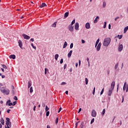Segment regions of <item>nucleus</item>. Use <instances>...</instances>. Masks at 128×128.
<instances>
[{
  "mask_svg": "<svg viewBox=\"0 0 128 128\" xmlns=\"http://www.w3.org/2000/svg\"><path fill=\"white\" fill-rule=\"evenodd\" d=\"M110 42H112V39H110V38H105L103 42V46H108L110 44Z\"/></svg>",
  "mask_w": 128,
  "mask_h": 128,
  "instance_id": "1",
  "label": "nucleus"
},
{
  "mask_svg": "<svg viewBox=\"0 0 128 128\" xmlns=\"http://www.w3.org/2000/svg\"><path fill=\"white\" fill-rule=\"evenodd\" d=\"M114 86H116V82H114V81H113L111 84L110 88L109 89V90L108 92V96H112V90H114Z\"/></svg>",
  "mask_w": 128,
  "mask_h": 128,
  "instance_id": "2",
  "label": "nucleus"
},
{
  "mask_svg": "<svg viewBox=\"0 0 128 128\" xmlns=\"http://www.w3.org/2000/svg\"><path fill=\"white\" fill-rule=\"evenodd\" d=\"M0 92L2 94H10V90L8 89H4V87H2L0 89Z\"/></svg>",
  "mask_w": 128,
  "mask_h": 128,
  "instance_id": "3",
  "label": "nucleus"
},
{
  "mask_svg": "<svg viewBox=\"0 0 128 128\" xmlns=\"http://www.w3.org/2000/svg\"><path fill=\"white\" fill-rule=\"evenodd\" d=\"M123 90L124 92L126 90V92H128V85L126 86V82H125L124 84V87H123Z\"/></svg>",
  "mask_w": 128,
  "mask_h": 128,
  "instance_id": "4",
  "label": "nucleus"
},
{
  "mask_svg": "<svg viewBox=\"0 0 128 128\" xmlns=\"http://www.w3.org/2000/svg\"><path fill=\"white\" fill-rule=\"evenodd\" d=\"M92 116L93 118H96V110H93L92 112Z\"/></svg>",
  "mask_w": 128,
  "mask_h": 128,
  "instance_id": "5",
  "label": "nucleus"
},
{
  "mask_svg": "<svg viewBox=\"0 0 128 128\" xmlns=\"http://www.w3.org/2000/svg\"><path fill=\"white\" fill-rule=\"evenodd\" d=\"M22 36L24 37V40H30V37L24 34H22Z\"/></svg>",
  "mask_w": 128,
  "mask_h": 128,
  "instance_id": "6",
  "label": "nucleus"
},
{
  "mask_svg": "<svg viewBox=\"0 0 128 128\" xmlns=\"http://www.w3.org/2000/svg\"><path fill=\"white\" fill-rule=\"evenodd\" d=\"M68 28L70 32H74V26L72 25H69L68 26Z\"/></svg>",
  "mask_w": 128,
  "mask_h": 128,
  "instance_id": "7",
  "label": "nucleus"
},
{
  "mask_svg": "<svg viewBox=\"0 0 128 128\" xmlns=\"http://www.w3.org/2000/svg\"><path fill=\"white\" fill-rule=\"evenodd\" d=\"M85 28H86V30H90V23H86L85 24Z\"/></svg>",
  "mask_w": 128,
  "mask_h": 128,
  "instance_id": "8",
  "label": "nucleus"
},
{
  "mask_svg": "<svg viewBox=\"0 0 128 128\" xmlns=\"http://www.w3.org/2000/svg\"><path fill=\"white\" fill-rule=\"evenodd\" d=\"M102 46V43L101 42H99V44H98L97 47H96V50L98 52H100V46Z\"/></svg>",
  "mask_w": 128,
  "mask_h": 128,
  "instance_id": "9",
  "label": "nucleus"
},
{
  "mask_svg": "<svg viewBox=\"0 0 128 128\" xmlns=\"http://www.w3.org/2000/svg\"><path fill=\"white\" fill-rule=\"evenodd\" d=\"M18 44L20 48L22 50V42L20 40H18Z\"/></svg>",
  "mask_w": 128,
  "mask_h": 128,
  "instance_id": "10",
  "label": "nucleus"
},
{
  "mask_svg": "<svg viewBox=\"0 0 128 128\" xmlns=\"http://www.w3.org/2000/svg\"><path fill=\"white\" fill-rule=\"evenodd\" d=\"M78 28H80V24L78 22H76L74 26V28L76 30H78Z\"/></svg>",
  "mask_w": 128,
  "mask_h": 128,
  "instance_id": "11",
  "label": "nucleus"
},
{
  "mask_svg": "<svg viewBox=\"0 0 128 128\" xmlns=\"http://www.w3.org/2000/svg\"><path fill=\"white\" fill-rule=\"evenodd\" d=\"M8 106H13L12 102H10V100H8L6 102V105L8 106Z\"/></svg>",
  "mask_w": 128,
  "mask_h": 128,
  "instance_id": "12",
  "label": "nucleus"
},
{
  "mask_svg": "<svg viewBox=\"0 0 128 128\" xmlns=\"http://www.w3.org/2000/svg\"><path fill=\"white\" fill-rule=\"evenodd\" d=\"M122 48H124V46H122V44H121L119 45V46L118 48V52H122Z\"/></svg>",
  "mask_w": 128,
  "mask_h": 128,
  "instance_id": "13",
  "label": "nucleus"
},
{
  "mask_svg": "<svg viewBox=\"0 0 128 128\" xmlns=\"http://www.w3.org/2000/svg\"><path fill=\"white\" fill-rule=\"evenodd\" d=\"M98 20H100V16H97L96 17V18L94 19V24H96V22H98Z\"/></svg>",
  "mask_w": 128,
  "mask_h": 128,
  "instance_id": "14",
  "label": "nucleus"
},
{
  "mask_svg": "<svg viewBox=\"0 0 128 128\" xmlns=\"http://www.w3.org/2000/svg\"><path fill=\"white\" fill-rule=\"evenodd\" d=\"M44 6H47L46 4V3H42L40 5V8H44Z\"/></svg>",
  "mask_w": 128,
  "mask_h": 128,
  "instance_id": "15",
  "label": "nucleus"
},
{
  "mask_svg": "<svg viewBox=\"0 0 128 128\" xmlns=\"http://www.w3.org/2000/svg\"><path fill=\"white\" fill-rule=\"evenodd\" d=\"M6 126H9L10 128H12V122H6Z\"/></svg>",
  "mask_w": 128,
  "mask_h": 128,
  "instance_id": "16",
  "label": "nucleus"
},
{
  "mask_svg": "<svg viewBox=\"0 0 128 128\" xmlns=\"http://www.w3.org/2000/svg\"><path fill=\"white\" fill-rule=\"evenodd\" d=\"M72 50H71L68 54V58H70L72 56Z\"/></svg>",
  "mask_w": 128,
  "mask_h": 128,
  "instance_id": "17",
  "label": "nucleus"
},
{
  "mask_svg": "<svg viewBox=\"0 0 128 128\" xmlns=\"http://www.w3.org/2000/svg\"><path fill=\"white\" fill-rule=\"evenodd\" d=\"M10 58H12V60H16V55H14V54L10 55Z\"/></svg>",
  "mask_w": 128,
  "mask_h": 128,
  "instance_id": "18",
  "label": "nucleus"
},
{
  "mask_svg": "<svg viewBox=\"0 0 128 128\" xmlns=\"http://www.w3.org/2000/svg\"><path fill=\"white\" fill-rule=\"evenodd\" d=\"M69 14H70V13L68 12H65L64 15V18H68V16Z\"/></svg>",
  "mask_w": 128,
  "mask_h": 128,
  "instance_id": "19",
  "label": "nucleus"
},
{
  "mask_svg": "<svg viewBox=\"0 0 128 128\" xmlns=\"http://www.w3.org/2000/svg\"><path fill=\"white\" fill-rule=\"evenodd\" d=\"M128 26H127L124 28V34H126V32H128Z\"/></svg>",
  "mask_w": 128,
  "mask_h": 128,
  "instance_id": "20",
  "label": "nucleus"
},
{
  "mask_svg": "<svg viewBox=\"0 0 128 128\" xmlns=\"http://www.w3.org/2000/svg\"><path fill=\"white\" fill-rule=\"evenodd\" d=\"M32 86V81H29L28 82V88H30Z\"/></svg>",
  "mask_w": 128,
  "mask_h": 128,
  "instance_id": "21",
  "label": "nucleus"
},
{
  "mask_svg": "<svg viewBox=\"0 0 128 128\" xmlns=\"http://www.w3.org/2000/svg\"><path fill=\"white\" fill-rule=\"evenodd\" d=\"M68 46V42H65L63 46V48H66Z\"/></svg>",
  "mask_w": 128,
  "mask_h": 128,
  "instance_id": "22",
  "label": "nucleus"
},
{
  "mask_svg": "<svg viewBox=\"0 0 128 128\" xmlns=\"http://www.w3.org/2000/svg\"><path fill=\"white\" fill-rule=\"evenodd\" d=\"M52 28H56V22H54L52 25Z\"/></svg>",
  "mask_w": 128,
  "mask_h": 128,
  "instance_id": "23",
  "label": "nucleus"
},
{
  "mask_svg": "<svg viewBox=\"0 0 128 128\" xmlns=\"http://www.w3.org/2000/svg\"><path fill=\"white\" fill-rule=\"evenodd\" d=\"M0 122L2 124H4V118H2L0 120Z\"/></svg>",
  "mask_w": 128,
  "mask_h": 128,
  "instance_id": "24",
  "label": "nucleus"
},
{
  "mask_svg": "<svg viewBox=\"0 0 128 128\" xmlns=\"http://www.w3.org/2000/svg\"><path fill=\"white\" fill-rule=\"evenodd\" d=\"M54 58L56 60H58V54H56L54 56Z\"/></svg>",
  "mask_w": 128,
  "mask_h": 128,
  "instance_id": "25",
  "label": "nucleus"
},
{
  "mask_svg": "<svg viewBox=\"0 0 128 128\" xmlns=\"http://www.w3.org/2000/svg\"><path fill=\"white\" fill-rule=\"evenodd\" d=\"M106 2L104 1L103 2L102 7L103 8H106Z\"/></svg>",
  "mask_w": 128,
  "mask_h": 128,
  "instance_id": "26",
  "label": "nucleus"
},
{
  "mask_svg": "<svg viewBox=\"0 0 128 128\" xmlns=\"http://www.w3.org/2000/svg\"><path fill=\"white\" fill-rule=\"evenodd\" d=\"M76 23V20H74L72 22H71V24H70V26H73V24H75Z\"/></svg>",
  "mask_w": 128,
  "mask_h": 128,
  "instance_id": "27",
  "label": "nucleus"
},
{
  "mask_svg": "<svg viewBox=\"0 0 128 128\" xmlns=\"http://www.w3.org/2000/svg\"><path fill=\"white\" fill-rule=\"evenodd\" d=\"M10 118H6V122H10Z\"/></svg>",
  "mask_w": 128,
  "mask_h": 128,
  "instance_id": "28",
  "label": "nucleus"
},
{
  "mask_svg": "<svg viewBox=\"0 0 128 128\" xmlns=\"http://www.w3.org/2000/svg\"><path fill=\"white\" fill-rule=\"evenodd\" d=\"M118 68V62L116 63L115 65L114 69L116 70Z\"/></svg>",
  "mask_w": 128,
  "mask_h": 128,
  "instance_id": "29",
  "label": "nucleus"
},
{
  "mask_svg": "<svg viewBox=\"0 0 128 128\" xmlns=\"http://www.w3.org/2000/svg\"><path fill=\"white\" fill-rule=\"evenodd\" d=\"M2 68H5V70H6L8 68V67L6 66L4 64H2Z\"/></svg>",
  "mask_w": 128,
  "mask_h": 128,
  "instance_id": "30",
  "label": "nucleus"
},
{
  "mask_svg": "<svg viewBox=\"0 0 128 128\" xmlns=\"http://www.w3.org/2000/svg\"><path fill=\"white\" fill-rule=\"evenodd\" d=\"M118 38L119 40H122V35H118Z\"/></svg>",
  "mask_w": 128,
  "mask_h": 128,
  "instance_id": "31",
  "label": "nucleus"
},
{
  "mask_svg": "<svg viewBox=\"0 0 128 128\" xmlns=\"http://www.w3.org/2000/svg\"><path fill=\"white\" fill-rule=\"evenodd\" d=\"M85 82H86V84H88V78H85Z\"/></svg>",
  "mask_w": 128,
  "mask_h": 128,
  "instance_id": "32",
  "label": "nucleus"
},
{
  "mask_svg": "<svg viewBox=\"0 0 128 128\" xmlns=\"http://www.w3.org/2000/svg\"><path fill=\"white\" fill-rule=\"evenodd\" d=\"M104 114H106V109H104L102 112V116H104Z\"/></svg>",
  "mask_w": 128,
  "mask_h": 128,
  "instance_id": "33",
  "label": "nucleus"
},
{
  "mask_svg": "<svg viewBox=\"0 0 128 128\" xmlns=\"http://www.w3.org/2000/svg\"><path fill=\"white\" fill-rule=\"evenodd\" d=\"M48 72V70L46 68H45V69H44V74H46V72Z\"/></svg>",
  "mask_w": 128,
  "mask_h": 128,
  "instance_id": "34",
  "label": "nucleus"
},
{
  "mask_svg": "<svg viewBox=\"0 0 128 128\" xmlns=\"http://www.w3.org/2000/svg\"><path fill=\"white\" fill-rule=\"evenodd\" d=\"M48 110H50V108L48 107V106H46L45 109L46 112H48Z\"/></svg>",
  "mask_w": 128,
  "mask_h": 128,
  "instance_id": "35",
  "label": "nucleus"
},
{
  "mask_svg": "<svg viewBox=\"0 0 128 128\" xmlns=\"http://www.w3.org/2000/svg\"><path fill=\"white\" fill-rule=\"evenodd\" d=\"M31 46H32V48H34V50L36 49V47L34 46V44H31Z\"/></svg>",
  "mask_w": 128,
  "mask_h": 128,
  "instance_id": "36",
  "label": "nucleus"
},
{
  "mask_svg": "<svg viewBox=\"0 0 128 128\" xmlns=\"http://www.w3.org/2000/svg\"><path fill=\"white\" fill-rule=\"evenodd\" d=\"M34 92V90L32 89V87L30 88V92Z\"/></svg>",
  "mask_w": 128,
  "mask_h": 128,
  "instance_id": "37",
  "label": "nucleus"
},
{
  "mask_svg": "<svg viewBox=\"0 0 128 128\" xmlns=\"http://www.w3.org/2000/svg\"><path fill=\"white\" fill-rule=\"evenodd\" d=\"M104 88H103L102 89L101 92H100V96H102V94H104Z\"/></svg>",
  "mask_w": 128,
  "mask_h": 128,
  "instance_id": "38",
  "label": "nucleus"
},
{
  "mask_svg": "<svg viewBox=\"0 0 128 128\" xmlns=\"http://www.w3.org/2000/svg\"><path fill=\"white\" fill-rule=\"evenodd\" d=\"M50 116V111H47L46 112V116Z\"/></svg>",
  "mask_w": 128,
  "mask_h": 128,
  "instance_id": "39",
  "label": "nucleus"
},
{
  "mask_svg": "<svg viewBox=\"0 0 128 128\" xmlns=\"http://www.w3.org/2000/svg\"><path fill=\"white\" fill-rule=\"evenodd\" d=\"M58 118H56V124H58Z\"/></svg>",
  "mask_w": 128,
  "mask_h": 128,
  "instance_id": "40",
  "label": "nucleus"
},
{
  "mask_svg": "<svg viewBox=\"0 0 128 128\" xmlns=\"http://www.w3.org/2000/svg\"><path fill=\"white\" fill-rule=\"evenodd\" d=\"M80 128H84V122H82L80 125Z\"/></svg>",
  "mask_w": 128,
  "mask_h": 128,
  "instance_id": "41",
  "label": "nucleus"
},
{
  "mask_svg": "<svg viewBox=\"0 0 128 128\" xmlns=\"http://www.w3.org/2000/svg\"><path fill=\"white\" fill-rule=\"evenodd\" d=\"M74 48V44L71 43L70 44V48Z\"/></svg>",
  "mask_w": 128,
  "mask_h": 128,
  "instance_id": "42",
  "label": "nucleus"
},
{
  "mask_svg": "<svg viewBox=\"0 0 128 128\" xmlns=\"http://www.w3.org/2000/svg\"><path fill=\"white\" fill-rule=\"evenodd\" d=\"M94 118H93L91 122H90V124H92V123H94Z\"/></svg>",
  "mask_w": 128,
  "mask_h": 128,
  "instance_id": "43",
  "label": "nucleus"
},
{
  "mask_svg": "<svg viewBox=\"0 0 128 128\" xmlns=\"http://www.w3.org/2000/svg\"><path fill=\"white\" fill-rule=\"evenodd\" d=\"M106 28V22H104V28Z\"/></svg>",
  "mask_w": 128,
  "mask_h": 128,
  "instance_id": "44",
  "label": "nucleus"
},
{
  "mask_svg": "<svg viewBox=\"0 0 128 128\" xmlns=\"http://www.w3.org/2000/svg\"><path fill=\"white\" fill-rule=\"evenodd\" d=\"M64 62V59L62 58L60 60V64H62Z\"/></svg>",
  "mask_w": 128,
  "mask_h": 128,
  "instance_id": "45",
  "label": "nucleus"
},
{
  "mask_svg": "<svg viewBox=\"0 0 128 128\" xmlns=\"http://www.w3.org/2000/svg\"><path fill=\"white\" fill-rule=\"evenodd\" d=\"M98 42H100V38H98L97 40L96 41V44H99Z\"/></svg>",
  "mask_w": 128,
  "mask_h": 128,
  "instance_id": "46",
  "label": "nucleus"
},
{
  "mask_svg": "<svg viewBox=\"0 0 128 128\" xmlns=\"http://www.w3.org/2000/svg\"><path fill=\"white\" fill-rule=\"evenodd\" d=\"M94 92H96V88L95 87L94 88L92 94H94Z\"/></svg>",
  "mask_w": 128,
  "mask_h": 128,
  "instance_id": "47",
  "label": "nucleus"
},
{
  "mask_svg": "<svg viewBox=\"0 0 128 128\" xmlns=\"http://www.w3.org/2000/svg\"><path fill=\"white\" fill-rule=\"evenodd\" d=\"M16 104H18V102L15 101L13 102V106H16Z\"/></svg>",
  "mask_w": 128,
  "mask_h": 128,
  "instance_id": "48",
  "label": "nucleus"
},
{
  "mask_svg": "<svg viewBox=\"0 0 128 128\" xmlns=\"http://www.w3.org/2000/svg\"><path fill=\"white\" fill-rule=\"evenodd\" d=\"M66 66H67L66 64H64V70H66Z\"/></svg>",
  "mask_w": 128,
  "mask_h": 128,
  "instance_id": "49",
  "label": "nucleus"
},
{
  "mask_svg": "<svg viewBox=\"0 0 128 128\" xmlns=\"http://www.w3.org/2000/svg\"><path fill=\"white\" fill-rule=\"evenodd\" d=\"M64 84H66V82H62L61 84V86H64Z\"/></svg>",
  "mask_w": 128,
  "mask_h": 128,
  "instance_id": "50",
  "label": "nucleus"
},
{
  "mask_svg": "<svg viewBox=\"0 0 128 128\" xmlns=\"http://www.w3.org/2000/svg\"><path fill=\"white\" fill-rule=\"evenodd\" d=\"M14 99L15 100H18V97L16 96H14Z\"/></svg>",
  "mask_w": 128,
  "mask_h": 128,
  "instance_id": "51",
  "label": "nucleus"
},
{
  "mask_svg": "<svg viewBox=\"0 0 128 128\" xmlns=\"http://www.w3.org/2000/svg\"><path fill=\"white\" fill-rule=\"evenodd\" d=\"M118 18H120V17H116V18H114L115 22H116V20H118Z\"/></svg>",
  "mask_w": 128,
  "mask_h": 128,
  "instance_id": "52",
  "label": "nucleus"
},
{
  "mask_svg": "<svg viewBox=\"0 0 128 128\" xmlns=\"http://www.w3.org/2000/svg\"><path fill=\"white\" fill-rule=\"evenodd\" d=\"M86 60L88 62V64H90V58H86Z\"/></svg>",
  "mask_w": 128,
  "mask_h": 128,
  "instance_id": "53",
  "label": "nucleus"
},
{
  "mask_svg": "<svg viewBox=\"0 0 128 128\" xmlns=\"http://www.w3.org/2000/svg\"><path fill=\"white\" fill-rule=\"evenodd\" d=\"M62 110V107H60V108H59V110H58V112H60V111Z\"/></svg>",
  "mask_w": 128,
  "mask_h": 128,
  "instance_id": "54",
  "label": "nucleus"
},
{
  "mask_svg": "<svg viewBox=\"0 0 128 128\" xmlns=\"http://www.w3.org/2000/svg\"><path fill=\"white\" fill-rule=\"evenodd\" d=\"M30 42H34V38H32L30 40Z\"/></svg>",
  "mask_w": 128,
  "mask_h": 128,
  "instance_id": "55",
  "label": "nucleus"
},
{
  "mask_svg": "<svg viewBox=\"0 0 128 128\" xmlns=\"http://www.w3.org/2000/svg\"><path fill=\"white\" fill-rule=\"evenodd\" d=\"M82 44H84L86 42V41H84V40H82Z\"/></svg>",
  "mask_w": 128,
  "mask_h": 128,
  "instance_id": "56",
  "label": "nucleus"
},
{
  "mask_svg": "<svg viewBox=\"0 0 128 128\" xmlns=\"http://www.w3.org/2000/svg\"><path fill=\"white\" fill-rule=\"evenodd\" d=\"M124 96H122V102H124Z\"/></svg>",
  "mask_w": 128,
  "mask_h": 128,
  "instance_id": "57",
  "label": "nucleus"
},
{
  "mask_svg": "<svg viewBox=\"0 0 128 128\" xmlns=\"http://www.w3.org/2000/svg\"><path fill=\"white\" fill-rule=\"evenodd\" d=\"M110 28H112V26H111L110 24H108V29L110 30Z\"/></svg>",
  "mask_w": 128,
  "mask_h": 128,
  "instance_id": "58",
  "label": "nucleus"
},
{
  "mask_svg": "<svg viewBox=\"0 0 128 128\" xmlns=\"http://www.w3.org/2000/svg\"><path fill=\"white\" fill-rule=\"evenodd\" d=\"M36 106H34V109H33L34 111H36Z\"/></svg>",
  "mask_w": 128,
  "mask_h": 128,
  "instance_id": "59",
  "label": "nucleus"
},
{
  "mask_svg": "<svg viewBox=\"0 0 128 128\" xmlns=\"http://www.w3.org/2000/svg\"><path fill=\"white\" fill-rule=\"evenodd\" d=\"M80 112H82V108H80V109L78 111V112L80 113Z\"/></svg>",
  "mask_w": 128,
  "mask_h": 128,
  "instance_id": "60",
  "label": "nucleus"
},
{
  "mask_svg": "<svg viewBox=\"0 0 128 128\" xmlns=\"http://www.w3.org/2000/svg\"><path fill=\"white\" fill-rule=\"evenodd\" d=\"M78 122H76V126H78Z\"/></svg>",
  "mask_w": 128,
  "mask_h": 128,
  "instance_id": "61",
  "label": "nucleus"
},
{
  "mask_svg": "<svg viewBox=\"0 0 128 128\" xmlns=\"http://www.w3.org/2000/svg\"><path fill=\"white\" fill-rule=\"evenodd\" d=\"M107 74H108V76H110V70H107Z\"/></svg>",
  "mask_w": 128,
  "mask_h": 128,
  "instance_id": "62",
  "label": "nucleus"
},
{
  "mask_svg": "<svg viewBox=\"0 0 128 128\" xmlns=\"http://www.w3.org/2000/svg\"><path fill=\"white\" fill-rule=\"evenodd\" d=\"M10 110L8 109L7 110V112L8 114H10Z\"/></svg>",
  "mask_w": 128,
  "mask_h": 128,
  "instance_id": "63",
  "label": "nucleus"
},
{
  "mask_svg": "<svg viewBox=\"0 0 128 128\" xmlns=\"http://www.w3.org/2000/svg\"><path fill=\"white\" fill-rule=\"evenodd\" d=\"M78 64L80 66V60H79L78 61Z\"/></svg>",
  "mask_w": 128,
  "mask_h": 128,
  "instance_id": "64",
  "label": "nucleus"
}]
</instances>
